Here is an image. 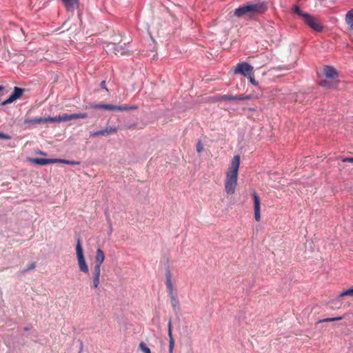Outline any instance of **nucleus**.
I'll return each mask as SVG.
<instances>
[{
  "mask_svg": "<svg viewBox=\"0 0 353 353\" xmlns=\"http://www.w3.org/2000/svg\"><path fill=\"white\" fill-rule=\"evenodd\" d=\"M267 10L268 6L265 1L249 2L236 8L234 11V16L238 18L252 19L258 14L264 13Z\"/></svg>",
  "mask_w": 353,
  "mask_h": 353,
  "instance_id": "f257e3e1",
  "label": "nucleus"
},
{
  "mask_svg": "<svg viewBox=\"0 0 353 353\" xmlns=\"http://www.w3.org/2000/svg\"><path fill=\"white\" fill-rule=\"evenodd\" d=\"M240 165V157L236 155L233 157L228 171L226 173L225 190L228 194H232L235 192L237 185L238 172Z\"/></svg>",
  "mask_w": 353,
  "mask_h": 353,
  "instance_id": "f03ea898",
  "label": "nucleus"
},
{
  "mask_svg": "<svg viewBox=\"0 0 353 353\" xmlns=\"http://www.w3.org/2000/svg\"><path fill=\"white\" fill-rule=\"evenodd\" d=\"M292 10L301 18L305 23L310 28L316 32H321L322 30L323 26L318 22L317 19L309 13L303 12L298 6H294Z\"/></svg>",
  "mask_w": 353,
  "mask_h": 353,
  "instance_id": "7ed1b4c3",
  "label": "nucleus"
},
{
  "mask_svg": "<svg viewBox=\"0 0 353 353\" xmlns=\"http://www.w3.org/2000/svg\"><path fill=\"white\" fill-rule=\"evenodd\" d=\"M292 10L301 18L305 23L310 28L316 32H321L322 30L323 26L318 22L317 19L309 13L303 12L298 6H294Z\"/></svg>",
  "mask_w": 353,
  "mask_h": 353,
  "instance_id": "20e7f679",
  "label": "nucleus"
},
{
  "mask_svg": "<svg viewBox=\"0 0 353 353\" xmlns=\"http://www.w3.org/2000/svg\"><path fill=\"white\" fill-rule=\"evenodd\" d=\"M76 252L79 270L84 273H88L89 270L88 266L84 258L83 251L79 239H77L76 245Z\"/></svg>",
  "mask_w": 353,
  "mask_h": 353,
  "instance_id": "39448f33",
  "label": "nucleus"
},
{
  "mask_svg": "<svg viewBox=\"0 0 353 353\" xmlns=\"http://www.w3.org/2000/svg\"><path fill=\"white\" fill-rule=\"evenodd\" d=\"M87 117L88 114L86 113L63 114L54 117H49L48 120H50V122H65L72 119H85Z\"/></svg>",
  "mask_w": 353,
  "mask_h": 353,
  "instance_id": "423d86ee",
  "label": "nucleus"
},
{
  "mask_svg": "<svg viewBox=\"0 0 353 353\" xmlns=\"http://www.w3.org/2000/svg\"><path fill=\"white\" fill-rule=\"evenodd\" d=\"M106 50L112 52L116 55H124L128 52L129 49L125 43L119 45L114 43H109L106 46Z\"/></svg>",
  "mask_w": 353,
  "mask_h": 353,
  "instance_id": "0eeeda50",
  "label": "nucleus"
},
{
  "mask_svg": "<svg viewBox=\"0 0 353 353\" xmlns=\"http://www.w3.org/2000/svg\"><path fill=\"white\" fill-rule=\"evenodd\" d=\"M253 67L248 64L246 62H243L238 63L235 70V74H241L245 77H248L250 74H252L253 72Z\"/></svg>",
  "mask_w": 353,
  "mask_h": 353,
  "instance_id": "6e6552de",
  "label": "nucleus"
},
{
  "mask_svg": "<svg viewBox=\"0 0 353 353\" xmlns=\"http://www.w3.org/2000/svg\"><path fill=\"white\" fill-rule=\"evenodd\" d=\"M23 92V89L14 87V91L12 93V94L4 101H3L1 105H6L7 104L11 103L17 99L20 98Z\"/></svg>",
  "mask_w": 353,
  "mask_h": 353,
  "instance_id": "1a4fd4ad",
  "label": "nucleus"
},
{
  "mask_svg": "<svg viewBox=\"0 0 353 353\" xmlns=\"http://www.w3.org/2000/svg\"><path fill=\"white\" fill-rule=\"evenodd\" d=\"M49 117H34V118H26L24 120V124L26 125H36L38 124L45 123L50 122Z\"/></svg>",
  "mask_w": 353,
  "mask_h": 353,
  "instance_id": "9d476101",
  "label": "nucleus"
},
{
  "mask_svg": "<svg viewBox=\"0 0 353 353\" xmlns=\"http://www.w3.org/2000/svg\"><path fill=\"white\" fill-rule=\"evenodd\" d=\"M254 208V219L259 221L261 219L260 213V198L258 194L254 192H253Z\"/></svg>",
  "mask_w": 353,
  "mask_h": 353,
  "instance_id": "9b49d317",
  "label": "nucleus"
},
{
  "mask_svg": "<svg viewBox=\"0 0 353 353\" xmlns=\"http://www.w3.org/2000/svg\"><path fill=\"white\" fill-rule=\"evenodd\" d=\"M136 106L129 105H114L111 104H105L103 106L104 110H117V111H127L136 109Z\"/></svg>",
  "mask_w": 353,
  "mask_h": 353,
  "instance_id": "f8f14e48",
  "label": "nucleus"
},
{
  "mask_svg": "<svg viewBox=\"0 0 353 353\" xmlns=\"http://www.w3.org/2000/svg\"><path fill=\"white\" fill-rule=\"evenodd\" d=\"M31 163L38 164L40 165H46L48 164L57 163V159H41V158H34L29 160Z\"/></svg>",
  "mask_w": 353,
  "mask_h": 353,
  "instance_id": "ddd939ff",
  "label": "nucleus"
},
{
  "mask_svg": "<svg viewBox=\"0 0 353 353\" xmlns=\"http://www.w3.org/2000/svg\"><path fill=\"white\" fill-rule=\"evenodd\" d=\"M323 73L327 79H334L338 77V73L336 69L332 66H325L323 68Z\"/></svg>",
  "mask_w": 353,
  "mask_h": 353,
  "instance_id": "4468645a",
  "label": "nucleus"
},
{
  "mask_svg": "<svg viewBox=\"0 0 353 353\" xmlns=\"http://www.w3.org/2000/svg\"><path fill=\"white\" fill-rule=\"evenodd\" d=\"M165 279H166L165 284H166L167 288L169 291V294L170 296H172V294H174L173 293V285L172 283V275H171V272H170V270H168V269L166 270V272H165Z\"/></svg>",
  "mask_w": 353,
  "mask_h": 353,
  "instance_id": "2eb2a0df",
  "label": "nucleus"
},
{
  "mask_svg": "<svg viewBox=\"0 0 353 353\" xmlns=\"http://www.w3.org/2000/svg\"><path fill=\"white\" fill-rule=\"evenodd\" d=\"M105 259V254L102 250L97 249L95 256V265L94 266L101 267L102 263Z\"/></svg>",
  "mask_w": 353,
  "mask_h": 353,
  "instance_id": "dca6fc26",
  "label": "nucleus"
},
{
  "mask_svg": "<svg viewBox=\"0 0 353 353\" xmlns=\"http://www.w3.org/2000/svg\"><path fill=\"white\" fill-rule=\"evenodd\" d=\"M168 336H169V353H172L174 346V340L172 336V324H171V320H169L168 325Z\"/></svg>",
  "mask_w": 353,
  "mask_h": 353,
  "instance_id": "f3484780",
  "label": "nucleus"
},
{
  "mask_svg": "<svg viewBox=\"0 0 353 353\" xmlns=\"http://www.w3.org/2000/svg\"><path fill=\"white\" fill-rule=\"evenodd\" d=\"M170 299H171V305L173 307L174 312L178 313L180 310V307H179V301L176 299V296L174 294H172V296H170Z\"/></svg>",
  "mask_w": 353,
  "mask_h": 353,
  "instance_id": "a211bd4d",
  "label": "nucleus"
},
{
  "mask_svg": "<svg viewBox=\"0 0 353 353\" xmlns=\"http://www.w3.org/2000/svg\"><path fill=\"white\" fill-rule=\"evenodd\" d=\"M345 21L350 29L353 30V10L348 11L345 15Z\"/></svg>",
  "mask_w": 353,
  "mask_h": 353,
  "instance_id": "6ab92c4d",
  "label": "nucleus"
},
{
  "mask_svg": "<svg viewBox=\"0 0 353 353\" xmlns=\"http://www.w3.org/2000/svg\"><path fill=\"white\" fill-rule=\"evenodd\" d=\"M62 1L68 10L74 9L78 5V0H62Z\"/></svg>",
  "mask_w": 353,
  "mask_h": 353,
  "instance_id": "aec40b11",
  "label": "nucleus"
},
{
  "mask_svg": "<svg viewBox=\"0 0 353 353\" xmlns=\"http://www.w3.org/2000/svg\"><path fill=\"white\" fill-rule=\"evenodd\" d=\"M236 96H232L230 94H224V95H220L216 97L217 101H231V100H235Z\"/></svg>",
  "mask_w": 353,
  "mask_h": 353,
  "instance_id": "412c9836",
  "label": "nucleus"
},
{
  "mask_svg": "<svg viewBox=\"0 0 353 353\" xmlns=\"http://www.w3.org/2000/svg\"><path fill=\"white\" fill-rule=\"evenodd\" d=\"M117 128L112 127H107L105 129L102 130L103 136H106L117 132Z\"/></svg>",
  "mask_w": 353,
  "mask_h": 353,
  "instance_id": "4be33fe9",
  "label": "nucleus"
},
{
  "mask_svg": "<svg viewBox=\"0 0 353 353\" xmlns=\"http://www.w3.org/2000/svg\"><path fill=\"white\" fill-rule=\"evenodd\" d=\"M139 348L143 353H151L150 348L143 342L139 343Z\"/></svg>",
  "mask_w": 353,
  "mask_h": 353,
  "instance_id": "5701e85b",
  "label": "nucleus"
},
{
  "mask_svg": "<svg viewBox=\"0 0 353 353\" xmlns=\"http://www.w3.org/2000/svg\"><path fill=\"white\" fill-rule=\"evenodd\" d=\"M319 85H321L322 87H325V88H332L334 87L333 83L327 79L321 80L319 82Z\"/></svg>",
  "mask_w": 353,
  "mask_h": 353,
  "instance_id": "b1692460",
  "label": "nucleus"
},
{
  "mask_svg": "<svg viewBox=\"0 0 353 353\" xmlns=\"http://www.w3.org/2000/svg\"><path fill=\"white\" fill-rule=\"evenodd\" d=\"M345 296H353V288H349V289L341 292L339 294V297H343Z\"/></svg>",
  "mask_w": 353,
  "mask_h": 353,
  "instance_id": "393cba45",
  "label": "nucleus"
},
{
  "mask_svg": "<svg viewBox=\"0 0 353 353\" xmlns=\"http://www.w3.org/2000/svg\"><path fill=\"white\" fill-rule=\"evenodd\" d=\"M101 275V267L94 266L93 272V277L100 279Z\"/></svg>",
  "mask_w": 353,
  "mask_h": 353,
  "instance_id": "a878e982",
  "label": "nucleus"
},
{
  "mask_svg": "<svg viewBox=\"0 0 353 353\" xmlns=\"http://www.w3.org/2000/svg\"><path fill=\"white\" fill-rule=\"evenodd\" d=\"M252 98L251 95H236L235 100L244 101L249 100Z\"/></svg>",
  "mask_w": 353,
  "mask_h": 353,
  "instance_id": "bb28decb",
  "label": "nucleus"
},
{
  "mask_svg": "<svg viewBox=\"0 0 353 353\" xmlns=\"http://www.w3.org/2000/svg\"><path fill=\"white\" fill-rule=\"evenodd\" d=\"M341 319H343L342 316H338V317H334V318H327V319H324L323 320L319 321V323L331 322V321H338V320H341Z\"/></svg>",
  "mask_w": 353,
  "mask_h": 353,
  "instance_id": "cd10ccee",
  "label": "nucleus"
},
{
  "mask_svg": "<svg viewBox=\"0 0 353 353\" xmlns=\"http://www.w3.org/2000/svg\"><path fill=\"white\" fill-rule=\"evenodd\" d=\"M57 162H61V163H65L68 165H78L79 164V162H77V161H68V160L59 159H57Z\"/></svg>",
  "mask_w": 353,
  "mask_h": 353,
  "instance_id": "c85d7f7f",
  "label": "nucleus"
},
{
  "mask_svg": "<svg viewBox=\"0 0 353 353\" xmlns=\"http://www.w3.org/2000/svg\"><path fill=\"white\" fill-rule=\"evenodd\" d=\"M100 283V279H97L92 276V287L94 289L97 288Z\"/></svg>",
  "mask_w": 353,
  "mask_h": 353,
  "instance_id": "c756f323",
  "label": "nucleus"
},
{
  "mask_svg": "<svg viewBox=\"0 0 353 353\" xmlns=\"http://www.w3.org/2000/svg\"><path fill=\"white\" fill-rule=\"evenodd\" d=\"M103 133L102 132V130H99V131H97V132H90V137H98V136H103Z\"/></svg>",
  "mask_w": 353,
  "mask_h": 353,
  "instance_id": "7c9ffc66",
  "label": "nucleus"
},
{
  "mask_svg": "<svg viewBox=\"0 0 353 353\" xmlns=\"http://www.w3.org/2000/svg\"><path fill=\"white\" fill-rule=\"evenodd\" d=\"M11 139V137L8 134H4L3 132H0V139H7L9 140Z\"/></svg>",
  "mask_w": 353,
  "mask_h": 353,
  "instance_id": "2f4dec72",
  "label": "nucleus"
},
{
  "mask_svg": "<svg viewBox=\"0 0 353 353\" xmlns=\"http://www.w3.org/2000/svg\"><path fill=\"white\" fill-rule=\"evenodd\" d=\"M203 150V144L201 142H199L196 144V151L198 152H201Z\"/></svg>",
  "mask_w": 353,
  "mask_h": 353,
  "instance_id": "473e14b6",
  "label": "nucleus"
},
{
  "mask_svg": "<svg viewBox=\"0 0 353 353\" xmlns=\"http://www.w3.org/2000/svg\"><path fill=\"white\" fill-rule=\"evenodd\" d=\"M249 79H250V83L254 85H258V82L254 79V78L252 77V74H250V76H248Z\"/></svg>",
  "mask_w": 353,
  "mask_h": 353,
  "instance_id": "72a5a7b5",
  "label": "nucleus"
},
{
  "mask_svg": "<svg viewBox=\"0 0 353 353\" xmlns=\"http://www.w3.org/2000/svg\"><path fill=\"white\" fill-rule=\"evenodd\" d=\"M34 268H35V264L31 263L30 265H28V267L27 268H26L23 270V272H26L29 270L34 269Z\"/></svg>",
  "mask_w": 353,
  "mask_h": 353,
  "instance_id": "f704fd0d",
  "label": "nucleus"
},
{
  "mask_svg": "<svg viewBox=\"0 0 353 353\" xmlns=\"http://www.w3.org/2000/svg\"><path fill=\"white\" fill-rule=\"evenodd\" d=\"M103 106H105V104L101 103L94 104L92 105V107L96 109H103Z\"/></svg>",
  "mask_w": 353,
  "mask_h": 353,
  "instance_id": "c9c22d12",
  "label": "nucleus"
},
{
  "mask_svg": "<svg viewBox=\"0 0 353 353\" xmlns=\"http://www.w3.org/2000/svg\"><path fill=\"white\" fill-rule=\"evenodd\" d=\"M101 87L105 89L106 91H108V88L105 87V81H103L101 82Z\"/></svg>",
  "mask_w": 353,
  "mask_h": 353,
  "instance_id": "e433bc0d",
  "label": "nucleus"
},
{
  "mask_svg": "<svg viewBox=\"0 0 353 353\" xmlns=\"http://www.w3.org/2000/svg\"><path fill=\"white\" fill-rule=\"evenodd\" d=\"M345 162H351L353 163V157H347L343 160Z\"/></svg>",
  "mask_w": 353,
  "mask_h": 353,
  "instance_id": "4c0bfd02",
  "label": "nucleus"
},
{
  "mask_svg": "<svg viewBox=\"0 0 353 353\" xmlns=\"http://www.w3.org/2000/svg\"><path fill=\"white\" fill-rule=\"evenodd\" d=\"M109 222V224H110V232L112 231V224L110 223V221L108 219V221Z\"/></svg>",
  "mask_w": 353,
  "mask_h": 353,
  "instance_id": "58836bf2",
  "label": "nucleus"
},
{
  "mask_svg": "<svg viewBox=\"0 0 353 353\" xmlns=\"http://www.w3.org/2000/svg\"><path fill=\"white\" fill-rule=\"evenodd\" d=\"M4 89V87L2 85H0V91H2Z\"/></svg>",
  "mask_w": 353,
  "mask_h": 353,
  "instance_id": "ea45409f",
  "label": "nucleus"
}]
</instances>
